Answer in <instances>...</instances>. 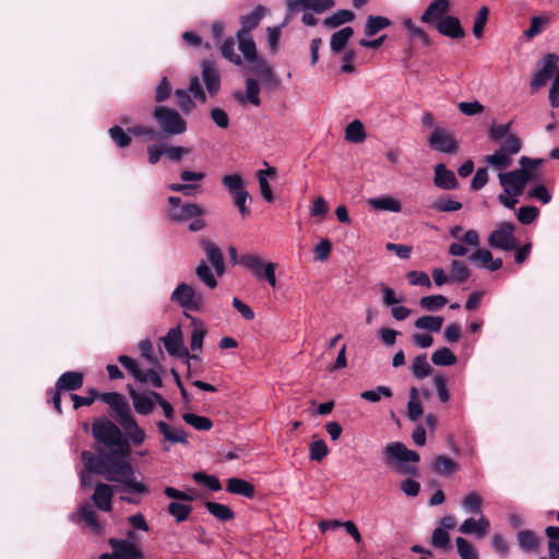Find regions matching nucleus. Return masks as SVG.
Segmentation results:
<instances>
[{
    "instance_id": "a18cd8bd",
    "label": "nucleus",
    "mask_w": 559,
    "mask_h": 559,
    "mask_svg": "<svg viewBox=\"0 0 559 559\" xmlns=\"http://www.w3.org/2000/svg\"><path fill=\"white\" fill-rule=\"evenodd\" d=\"M252 64L251 72L264 82H271L274 78L272 69L269 67L265 59L257 57Z\"/></svg>"
},
{
    "instance_id": "c85d7f7f",
    "label": "nucleus",
    "mask_w": 559,
    "mask_h": 559,
    "mask_svg": "<svg viewBox=\"0 0 559 559\" xmlns=\"http://www.w3.org/2000/svg\"><path fill=\"white\" fill-rule=\"evenodd\" d=\"M374 211L399 213L402 211L401 202L391 195H380L368 200Z\"/></svg>"
},
{
    "instance_id": "de8ad7c7",
    "label": "nucleus",
    "mask_w": 559,
    "mask_h": 559,
    "mask_svg": "<svg viewBox=\"0 0 559 559\" xmlns=\"http://www.w3.org/2000/svg\"><path fill=\"white\" fill-rule=\"evenodd\" d=\"M488 16H489V9H488V7L483 5L478 10V12L474 19V25H473V35L478 39L484 36Z\"/></svg>"
},
{
    "instance_id": "1a4fd4ad",
    "label": "nucleus",
    "mask_w": 559,
    "mask_h": 559,
    "mask_svg": "<svg viewBox=\"0 0 559 559\" xmlns=\"http://www.w3.org/2000/svg\"><path fill=\"white\" fill-rule=\"evenodd\" d=\"M191 150L186 146H174L170 142H154L147 148L148 162L156 164L162 157L169 162H178L189 155Z\"/></svg>"
},
{
    "instance_id": "7c9ffc66",
    "label": "nucleus",
    "mask_w": 559,
    "mask_h": 559,
    "mask_svg": "<svg viewBox=\"0 0 559 559\" xmlns=\"http://www.w3.org/2000/svg\"><path fill=\"white\" fill-rule=\"evenodd\" d=\"M353 35L354 29L350 26H345L342 29L333 33L330 39V47L332 52L340 53L346 47Z\"/></svg>"
},
{
    "instance_id": "a878e982",
    "label": "nucleus",
    "mask_w": 559,
    "mask_h": 559,
    "mask_svg": "<svg viewBox=\"0 0 559 559\" xmlns=\"http://www.w3.org/2000/svg\"><path fill=\"white\" fill-rule=\"evenodd\" d=\"M265 13V7L259 4L254 8V10L246 15L240 16L241 27L237 32L240 36L250 35V32L257 28L263 19Z\"/></svg>"
},
{
    "instance_id": "20e7f679",
    "label": "nucleus",
    "mask_w": 559,
    "mask_h": 559,
    "mask_svg": "<svg viewBox=\"0 0 559 559\" xmlns=\"http://www.w3.org/2000/svg\"><path fill=\"white\" fill-rule=\"evenodd\" d=\"M542 164L539 158H520L519 169L499 174V182L507 194H521L527 182L537 179V169Z\"/></svg>"
},
{
    "instance_id": "ddd939ff",
    "label": "nucleus",
    "mask_w": 559,
    "mask_h": 559,
    "mask_svg": "<svg viewBox=\"0 0 559 559\" xmlns=\"http://www.w3.org/2000/svg\"><path fill=\"white\" fill-rule=\"evenodd\" d=\"M83 384V374L76 371H67L60 376L56 383V391L52 396V404L55 409L60 414L61 413V397L60 392L66 391H74L82 386Z\"/></svg>"
},
{
    "instance_id": "9d476101",
    "label": "nucleus",
    "mask_w": 559,
    "mask_h": 559,
    "mask_svg": "<svg viewBox=\"0 0 559 559\" xmlns=\"http://www.w3.org/2000/svg\"><path fill=\"white\" fill-rule=\"evenodd\" d=\"M488 245L491 248L503 251H511L518 248L519 241L514 236V226L511 223H500L488 237Z\"/></svg>"
},
{
    "instance_id": "a211bd4d",
    "label": "nucleus",
    "mask_w": 559,
    "mask_h": 559,
    "mask_svg": "<svg viewBox=\"0 0 559 559\" xmlns=\"http://www.w3.org/2000/svg\"><path fill=\"white\" fill-rule=\"evenodd\" d=\"M156 425L158 432L163 436L160 443L165 451H168L171 444L188 443V436L183 429L170 426L162 420Z\"/></svg>"
},
{
    "instance_id": "cd10ccee",
    "label": "nucleus",
    "mask_w": 559,
    "mask_h": 559,
    "mask_svg": "<svg viewBox=\"0 0 559 559\" xmlns=\"http://www.w3.org/2000/svg\"><path fill=\"white\" fill-rule=\"evenodd\" d=\"M435 185L444 190H453L457 187V180L453 171L447 169L443 164L435 167Z\"/></svg>"
},
{
    "instance_id": "c03bdc74",
    "label": "nucleus",
    "mask_w": 559,
    "mask_h": 559,
    "mask_svg": "<svg viewBox=\"0 0 559 559\" xmlns=\"http://www.w3.org/2000/svg\"><path fill=\"white\" fill-rule=\"evenodd\" d=\"M448 302V299L442 295H430L421 297L418 301L421 309L435 312L443 308Z\"/></svg>"
},
{
    "instance_id": "79ce46f5",
    "label": "nucleus",
    "mask_w": 559,
    "mask_h": 559,
    "mask_svg": "<svg viewBox=\"0 0 559 559\" xmlns=\"http://www.w3.org/2000/svg\"><path fill=\"white\" fill-rule=\"evenodd\" d=\"M431 467L438 475H449L457 469V464L445 455H438L433 460Z\"/></svg>"
},
{
    "instance_id": "473e14b6",
    "label": "nucleus",
    "mask_w": 559,
    "mask_h": 559,
    "mask_svg": "<svg viewBox=\"0 0 559 559\" xmlns=\"http://www.w3.org/2000/svg\"><path fill=\"white\" fill-rule=\"evenodd\" d=\"M226 490L228 492L243 496L246 498H252L254 495V487L247 480L241 478H229L227 480Z\"/></svg>"
},
{
    "instance_id": "412c9836",
    "label": "nucleus",
    "mask_w": 559,
    "mask_h": 559,
    "mask_svg": "<svg viewBox=\"0 0 559 559\" xmlns=\"http://www.w3.org/2000/svg\"><path fill=\"white\" fill-rule=\"evenodd\" d=\"M477 515V519L467 518L463 521L459 526V532L464 535H474L476 538L485 537L489 531L490 522L483 513Z\"/></svg>"
},
{
    "instance_id": "58836bf2",
    "label": "nucleus",
    "mask_w": 559,
    "mask_h": 559,
    "mask_svg": "<svg viewBox=\"0 0 559 559\" xmlns=\"http://www.w3.org/2000/svg\"><path fill=\"white\" fill-rule=\"evenodd\" d=\"M205 508L210 514L223 522L229 521L235 516L234 511L226 504L206 501Z\"/></svg>"
},
{
    "instance_id": "4c0bfd02",
    "label": "nucleus",
    "mask_w": 559,
    "mask_h": 559,
    "mask_svg": "<svg viewBox=\"0 0 559 559\" xmlns=\"http://www.w3.org/2000/svg\"><path fill=\"white\" fill-rule=\"evenodd\" d=\"M442 324L443 318L440 316H423L414 322L416 329L427 332H439Z\"/></svg>"
},
{
    "instance_id": "bf43d9fd",
    "label": "nucleus",
    "mask_w": 559,
    "mask_h": 559,
    "mask_svg": "<svg viewBox=\"0 0 559 559\" xmlns=\"http://www.w3.org/2000/svg\"><path fill=\"white\" fill-rule=\"evenodd\" d=\"M277 269V264L274 263V262H266L263 264L261 271L259 272L258 275H255L254 277L257 280H264L269 283V285L271 287H275L276 286V275H275V271Z\"/></svg>"
},
{
    "instance_id": "393cba45",
    "label": "nucleus",
    "mask_w": 559,
    "mask_h": 559,
    "mask_svg": "<svg viewBox=\"0 0 559 559\" xmlns=\"http://www.w3.org/2000/svg\"><path fill=\"white\" fill-rule=\"evenodd\" d=\"M202 246L204 248L207 262L213 265L216 276H223L225 273V262L221 249L214 242L207 240H204Z\"/></svg>"
},
{
    "instance_id": "423d86ee",
    "label": "nucleus",
    "mask_w": 559,
    "mask_h": 559,
    "mask_svg": "<svg viewBox=\"0 0 559 559\" xmlns=\"http://www.w3.org/2000/svg\"><path fill=\"white\" fill-rule=\"evenodd\" d=\"M170 300L182 309L199 312L204 308V297L192 285L181 282L173 290Z\"/></svg>"
},
{
    "instance_id": "338daca9",
    "label": "nucleus",
    "mask_w": 559,
    "mask_h": 559,
    "mask_svg": "<svg viewBox=\"0 0 559 559\" xmlns=\"http://www.w3.org/2000/svg\"><path fill=\"white\" fill-rule=\"evenodd\" d=\"M519 546L526 551H532L537 547V539L531 531H521L518 533Z\"/></svg>"
},
{
    "instance_id": "7ed1b4c3",
    "label": "nucleus",
    "mask_w": 559,
    "mask_h": 559,
    "mask_svg": "<svg viewBox=\"0 0 559 559\" xmlns=\"http://www.w3.org/2000/svg\"><path fill=\"white\" fill-rule=\"evenodd\" d=\"M100 399L114 409L115 419L122 427L131 442L135 445L141 444L145 439V432L133 418L130 405L123 395L117 392H109L103 393Z\"/></svg>"
},
{
    "instance_id": "ea45409f",
    "label": "nucleus",
    "mask_w": 559,
    "mask_h": 559,
    "mask_svg": "<svg viewBox=\"0 0 559 559\" xmlns=\"http://www.w3.org/2000/svg\"><path fill=\"white\" fill-rule=\"evenodd\" d=\"M236 37L239 41V50L242 52L245 59L248 62L255 61L258 57L257 47L250 35L240 36V34H236Z\"/></svg>"
},
{
    "instance_id": "774afa93",
    "label": "nucleus",
    "mask_w": 559,
    "mask_h": 559,
    "mask_svg": "<svg viewBox=\"0 0 559 559\" xmlns=\"http://www.w3.org/2000/svg\"><path fill=\"white\" fill-rule=\"evenodd\" d=\"M539 214V211L535 206H521L518 210L516 216L521 224L528 225L533 223Z\"/></svg>"
},
{
    "instance_id": "6e6552de",
    "label": "nucleus",
    "mask_w": 559,
    "mask_h": 559,
    "mask_svg": "<svg viewBox=\"0 0 559 559\" xmlns=\"http://www.w3.org/2000/svg\"><path fill=\"white\" fill-rule=\"evenodd\" d=\"M559 63V56L549 52L546 53L542 60L538 61V66H542L534 74L531 80L530 86L532 93L537 92L539 88L544 87L547 82L555 78Z\"/></svg>"
},
{
    "instance_id": "4be33fe9",
    "label": "nucleus",
    "mask_w": 559,
    "mask_h": 559,
    "mask_svg": "<svg viewBox=\"0 0 559 559\" xmlns=\"http://www.w3.org/2000/svg\"><path fill=\"white\" fill-rule=\"evenodd\" d=\"M109 545L114 550L115 559H143V551L138 545L121 539L111 538Z\"/></svg>"
},
{
    "instance_id": "e2e57ef3",
    "label": "nucleus",
    "mask_w": 559,
    "mask_h": 559,
    "mask_svg": "<svg viewBox=\"0 0 559 559\" xmlns=\"http://www.w3.org/2000/svg\"><path fill=\"white\" fill-rule=\"evenodd\" d=\"M455 545L461 559H478L472 544L463 537H456Z\"/></svg>"
},
{
    "instance_id": "4468645a",
    "label": "nucleus",
    "mask_w": 559,
    "mask_h": 559,
    "mask_svg": "<svg viewBox=\"0 0 559 559\" xmlns=\"http://www.w3.org/2000/svg\"><path fill=\"white\" fill-rule=\"evenodd\" d=\"M521 150V142H506L493 154L487 155L485 160L488 165L499 170L508 168L512 163V156Z\"/></svg>"
},
{
    "instance_id": "09e8293b",
    "label": "nucleus",
    "mask_w": 559,
    "mask_h": 559,
    "mask_svg": "<svg viewBox=\"0 0 559 559\" xmlns=\"http://www.w3.org/2000/svg\"><path fill=\"white\" fill-rule=\"evenodd\" d=\"M127 134L130 138L131 136H136V138L146 136V138H148V140H158V138L160 135L159 132L157 130H155L153 127H147L144 124H135L132 127H128Z\"/></svg>"
},
{
    "instance_id": "13d9d810",
    "label": "nucleus",
    "mask_w": 559,
    "mask_h": 559,
    "mask_svg": "<svg viewBox=\"0 0 559 559\" xmlns=\"http://www.w3.org/2000/svg\"><path fill=\"white\" fill-rule=\"evenodd\" d=\"M469 275H471V272L463 262H461L459 260H453L451 262V275H450L451 281H456L459 283H463L469 277Z\"/></svg>"
},
{
    "instance_id": "37998d69",
    "label": "nucleus",
    "mask_w": 559,
    "mask_h": 559,
    "mask_svg": "<svg viewBox=\"0 0 559 559\" xmlns=\"http://www.w3.org/2000/svg\"><path fill=\"white\" fill-rule=\"evenodd\" d=\"M197 277L204 283L210 289H214L217 286L216 273H214L206 262L201 261L195 269Z\"/></svg>"
},
{
    "instance_id": "f8f14e48",
    "label": "nucleus",
    "mask_w": 559,
    "mask_h": 559,
    "mask_svg": "<svg viewBox=\"0 0 559 559\" xmlns=\"http://www.w3.org/2000/svg\"><path fill=\"white\" fill-rule=\"evenodd\" d=\"M189 93L192 94L194 99L199 100L200 103H206L207 97L200 83L199 76L195 75L190 79L188 91L177 90L175 92L178 106L186 112L192 110L195 107V104L192 102Z\"/></svg>"
},
{
    "instance_id": "603ef678",
    "label": "nucleus",
    "mask_w": 559,
    "mask_h": 559,
    "mask_svg": "<svg viewBox=\"0 0 559 559\" xmlns=\"http://www.w3.org/2000/svg\"><path fill=\"white\" fill-rule=\"evenodd\" d=\"M182 419L197 430H210L213 426L212 421L207 417L195 415L193 413H185L182 415Z\"/></svg>"
},
{
    "instance_id": "2f4dec72",
    "label": "nucleus",
    "mask_w": 559,
    "mask_h": 559,
    "mask_svg": "<svg viewBox=\"0 0 559 559\" xmlns=\"http://www.w3.org/2000/svg\"><path fill=\"white\" fill-rule=\"evenodd\" d=\"M391 24V20L386 16L369 15L365 24L364 33L366 36L372 37Z\"/></svg>"
},
{
    "instance_id": "6ab92c4d",
    "label": "nucleus",
    "mask_w": 559,
    "mask_h": 559,
    "mask_svg": "<svg viewBox=\"0 0 559 559\" xmlns=\"http://www.w3.org/2000/svg\"><path fill=\"white\" fill-rule=\"evenodd\" d=\"M450 10V0H433L428 4L420 16V21L431 26H436Z\"/></svg>"
},
{
    "instance_id": "49530a36",
    "label": "nucleus",
    "mask_w": 559,
    "mask_h": 559,
    "mask_svg": "<svg viewBox=\"0 0 559 559\" xmlns=\"http://www.w3.org/2000/svg\"><path fill=\"white\" fill-rule=\"evenodd\" d=\"M550 23V17L545 15L533 16L531 19L530 27L524 31V36L532 39L539 35L544 28Z\"/></svg>"
},
{
    "instance_id": "3c124183",
    "label": "nucleus",
    "mask_w": 559,
    "mask_h": 559,
    "mask_svg": "<svg viewBox=\"0 0 559 559\" xmlns=\"http://www.w3.org/2000/svg\"><path fill=\"white\" fill-rule=\"evenodd\" d=\"M222 182L231 195L246 190L245 180L238 174L224 176Z\"/></svg>"
},
{
    "instance_id": "39448f33",
    "label": "nucleus",
    "mask_w": 559,
    "mask_h": 559,
    "mask_svg": "<svg viewBox=\"0 0 559 559\" xmlns=\"http://www.w3.org/2000/svg\"><path fill=\"white\" fill-rule=\"evenodd\" d=\"M385 461L392 465L399 473L403 475L415 476L417 475V468L409 463H417L419 455L413 450L405 447L404 443L394 441L389 442L383 451Z\"/></svg>"
},
{
    "instance_id": "0eeeda50",
    "label": "nucleus",
    "mask_w": 559,
    "mask_h": 559,
    "mask_svg": "<svg viewBox=\"0 0 559 559\" xmlns=\"http://www.w3.org/2000/svg\"><path fill=\"white\" fill-rule=\"evenodd\" d=\"M153 117L158 127L167 134L178 135L186 131L187 123L180 114L166 106H157L154 109Z\"/></svg>"
},
{
    "instance_id": "6e6d98bb",
    "label": "nucleus",
    "mask_w": 559,
    "mask_h": 559,
    "mask_svg": "<svg viewBox=\"0 0 559 559\" xmlns=\"http://www.w3.org/2000/svg\"><path fill=\"white\" fill-rule=\"evenodd\" d=\"M381 396L391 397L392 390L385 385H379L373 390L364 391L360 393V397L372 403L380 401Z\"/></svg>"
},
{
    "instance_id": "9b49d317",
    "label": "nucleus",
    "mask_w": 559,
    "mask_h": 559,
    "mask_svg": "<svg viewBox=\"0 0 559 559\" xmlns=\"http://www.w3.org/2000/svg\"><path fill=\"white\" fill-rule=\"evenodd\" d=\"M170 205L167 216L171 222L185 223L203 214L202 209L195 203H182L178 197H169Z\"/></svg>"
},
{
    "instance_id": "5fc2aeb1",
    "label": "nucleus",
    "mask_w": 559,
    "mask_h": 559,
    "mask_svg": "<svg viewBox=\"0 0 559 559\" xmlns=\"http://www.w3.org/2000/svg\"><path fill=\"white\" fill-rule=\"evenodd\" d=\"M221 53L224 58L235 64H241V58L235 52V39L233 37L226 38L221 45Z\"/></svg>"
},
{
    "instance_id": "f704fd0d",
    "label": "nucleus",
    "mask_w": 559,
    "mask_h": 559,
    "mask_svg": "<svg viewBox=\"0 0 559 559\" xmlns=\"http://www.w3.org/2000/svg\"><path fill=\"white\" fill-rule=\"evenodd\" d=\"M483 504L481 496L476 491H471L461 500V507L465 513L480 514Z\"/></svg>"
},
{
    "instance_id": "c9c22d12",
    "label": "nucleus",
    "mask_w": 559,
    "mask_h": 559,
    "mask_svg": "<svg viewBox=\"0 0 559 559\" xmlns=\"http://www.w3.org/2000/svg\"><path fill=\"white\" fill-rule=\"evenodd\" d=\"M355 20V14L350 10H338L332 15L324 19L323 24L330 28H336L345 23L353 22Z\"/></svg>"
},
{
    "instance_id": "72a5a7b5",
    "label": "nucleus",
    "mask_w": 559,
    "mask_h": 559,
    "mask_svg": "<svg viewBox=\"0 0 559 559\" xmlns=\"http://www.w3.org/2000/svg\"><path fill=\"white\" fill-rule=\"evenodd\" d=\"M411 371L414 378L425 379L431 374L432 368L427 360L426 354L417 355L411 365Z\"/></svg>"
},
{
    "instance_id": "4d7b16f0",
    "label": "nucleus",
    "mask_w": 559,
    "mask_h": 559,
    "mask_svg": "<svg viewBox=\"0 0 559 559\" xmlns=\"http://www.w3.org/2000/svg\"><path fill=\"white\" fill-rule=\"evenodd\" d=\"M366 132L362 122L358 119L353 120L345 129L344 140H365Z\"/></svg>"
},
{
    "instance_id": "0e129e2a",
    "label": "nucleus",
    "mask_w": 559,
    "mask_h": 559,
    "mask_svg": "<svg viewBox=\"0 0 559 559\" xmlns=\"http://www.w3.org/2000/svg\"><path fill=\"white\" fill-rule=\"evenodd\" d=\"M118 361L127 369V371L139 381L141 374L143 373V369L140 367L138 361L129 356L120 355L118 357Z\"/></svg>"
},
{
    "instance_id": "b1692460",
    "label": "nucleus",
    "mask_w": 559,
    "mask_h": 559,
    "mask_svg": "<svg viewBox=\"0 0 559 559\" xmlns=\"http://www.w3.org/2000/svg\"><path fill=\"white\" fill-rule=\"evenodd\" d=\"M114 491L112 488L103 483L96 484L94 488V492L92 495V500L95 507L104 512L111 511V500H112Z\"/></svg>"
},
{
    "instance_id": "f257e3e1",
    "label": "nucleus",
    "mask_w": 559,
    "mask_h": 559,
    "mask_svg": "<svg viewBox=\"0 0 559 559\" xmlns=\"http://www.w3.org/2000/svg\"><path fill=\"white\" fill-rule=\"evenodd\" d=\"M84 460L90 467L99 472L107 480L118 483L119 485L116 486L118 491L139 495L148 492L146 485L135 478L132 466L127 462V459L109 460L104 457L95 460L93 453H85Z\"/></svg>"
},
{
    "instance_id": "2eb2a0df",
    "label": "nucleus",
    "mask_w": 559,
    "mask_h": 559,
    "mask_svg": "<svg viewBox=\"0 0 559 559\" xmlns=\"http://www.w3.org/2000/svg\"><path fill=\"white\" fill-rule=\"evenodd\" d=\"M165 349L170 356H178L181 358L198 359V356L194 354H190L189 350L183 346L182 335L179 328H173L168 331V333L162 338Z\"/></svg>"
},
{
    "instance_id": "aec40b11",
    "label": "nucleus",
    "mask_w": 559,
    "mask_h": 559,
    "mask_svg": "<svg viewBox=\"0 0 559 559\" xmlns=\"http://www.w3.org/2000/svg\"><path fill=\"white\" fill-rule=\"evenodd\" d=\"M201 74L207 93L213 96L217 94L221 88V75L215 62L210 59H204L201 62Z\"/></svg>"
},
{
    "instance_id": "052dcab7",
    "label": "nucleus",
    "mask_w": 559,
    "mask_h": 559,
    "mask_svg": "<svg viewBox=\"0 0 559 559\" xmlns=\"http://www.w3.org/2000/svg\"><path fill=\"white\" fill-rule=\"evenodd\" d=\"M431 544L433 547L442 550L450 548V535L444 528H435L431 535Z\"/></svg>"
},
{
    "instance_id": "e433bc0d",
    "label": "nucleus",
    "mask_w": 559,
    "mask_h": 559,
    "mask_svg": "<svg viewBox=\"0 0 559 559\" xmlns=\"http://www.w3.org/2000/svg\"><path fill=\"white\" fill-rule=\"evenodd\" d=\"M512 121L502 124L492 123L489 128L490 140H520L519 136L511 131Z\"/></svg>"
},
{
    "instance_id": "f3484780",
    "label": "nucleus",
    "mask_w": 559,
    "mask_h": 559,
    "mask_svg": "<svg viewBox=\"0 0 559 559\" xmlns=\"http://www.w3.org/2000/svg\"><path fill=\"white\" fill-rule=\"evenodd\" d=\"M334 4V0H287V16L284 25L290 19V15L300 9L322 13L333 8Z\"/></svg>"
},
{
    "instance_id": "bb28decb",
    "label": "nucleus",
    "mask_w": 559,
    "mask_h": 559,
    "mask_svg": "<svg viewBox=\"0 0 559 559\" xmlns=\"http://www.w3.org/2000/svg\"><path fill=\"white\" fill-rule=\"evenodd\" d=\"M472 262L478 263L480 266L493 272L502 267L501 259H493L491 252L487 249L477 248L471 255Z\"/></svg>"
},
{
    "instance_id": "69168bd1",
    "label": "nucleus",
    "mask_w": 559,
    "mask_h": 559,
    "mask_svg": "<svg viewBox=\"0 0 559 559\" xmlns=\"http://www.w3.org/2000/svg\"><path fill=\"white\" fill-rule=\"evenodd\" d=\"M257 177L259 181L260 193L264 201L271 203L274 200L272 188L269 183L267 178L265 177V171L260 169L257 171Z\"/></svg>"
},
{
    "instance_id": "5701e85b",
    "label": "nucleus",
    "mask_w": 559,
    "mask_h": 559,
    "mask_svg": "<svg viewBox=\"0 0 559 559\" xmlns=\"http://www.w3.org/2000/svg\"><path fill=\"white\" fill-rule=\"evenodd\" d=\"M439 34L451 39H461L465 36V31L461 25L459 17L447 15L436 26Z\"/></svg>"
},
{
    "instance_id": "f03ea898",
    "label": "nucleus",
    "mask_w": 559,
    "mask_h": 559,
    "mask_svg": "<svg viewBox=\"0 0 559 559\" xmlns=\"http://www.w3.org/2000/svg\"><path fill=\"white\" fill-rule=\"evenodd\" d=\"M93 437L106 448L110 453H100L95 460L107 457L109 460L127 459L130 447L122 437L120 429L108 419H97L92 427Z\"/></svg>"
},
{
    "instance_id": "a19ab883",
    "label": "nucleus",
    "mask_w": 559,
    "mask_h": 559,
    "mask_svg": "<svg viewBox=\"0 0 559 559\" xmlns=\"http://www.w3.org/2000/svg\"><path fill=\"white\" fill-rule=\"evenodd\" d=\"M457 358L448 347H440L431 355V361L436 366L448 367L456 362Z\"/></svg>"
},
{
    "instance_id": "dca6fc26",
    "label": "nucleus",
    "mask_w": 559,
    "mask_h": 559,
    "mask_svg": "<svg viewBox=\"0 0 559 559\" xmlns=\"http://www.w3.org/2000/svg\"><path fill=\"white\" fill-rule=\"evenodd\" d=\"M68 518L72 523L83 522L84 526L95 535H99L103 532V525L97 520V515L90 503L80 506L79 509L70 513Z\"/></svg>"
},
{
    "instance_id": "8fccbe9b",
    "label": "nucleus",
    "mask_w": 559,
    "mask_h": 559,
    "mask_svg": "<svg viewBox=\"0 0 559 559\" xmlns=\"http://www.w3.org/2000/svg\"><path fill=\"white\" fill-rule=\"evenodd\" d=\"M239 263L248 271H250L253 276L259 274L264 264L261 258L251 253L242 254L239 258Z\"/></svg>"
},
{
    "instance_id": "c756f323",
    "label": "nucleus",
    "mask_w": 559,
    "mask_h": 559,
    "mask_svg": "<svg viewBox=\"0 0 559 559\" xmlns=\"http://www.w3.org/2000/svg\"><path fill=\"white\" fill-rule=\"evenodd\" d=\"M131 399L135 412L141 415L150 414L154 409V405L156 403V401L152 396V392L140 394L132 391Z\"/></svg>"
},
{
    "instance_id": "864d4df0",
    "label": "nucleus",
    "mask_w": 559,
    "mask_h": 559,
    "mask_svg": "<svg viewBox=\"0 0 559 559\" xmlns=\"http://www.w3.org/2000/svg\"><path fill=\"white\" fill-rule=\"evenodd\" d=\"M192 511L190 504L173 501L168 506V512L175 518L176 522L185 521Z\"/></svg>"
},
{
    "instance_id": "680f3d73",
    "label": "nucleus",
    "mask_w": 559,
    "mask_h": 559,
    "mask_svg": "<svg viewBox=\"0 0 559 559\" xmlns=\"http://www.w3.org/2000/svg\"><path fill=\"white\" fill-rule=\"evenodd\" d=\"M329 453V449L323 440L312 441L309 445V457L311 461L320 462Z\"/></svg>"
}]
</instances>
